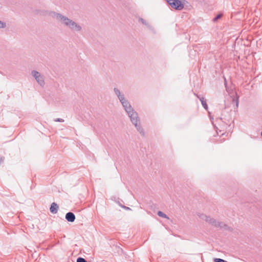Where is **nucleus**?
I'll return each instance as SVG.
<instances>
[{
  "label": "nucleus",
  "mask_w": 262,
  "mask_h": 262,
  "mask_svg": "<svg viewBox=\"0 0 262 262\" xmlns=\"http://www.w3.org/2000/svg\"><path fill=\"white\" fill-rule=\"evenodd\" d=\"M114 91L121 103L125 111L127 113L132 123L135 126L138 131L141 135L144 136V130L140 126V124L138 123L139 121V119L137 113L134 110L129 102L125 98L124 94L122 93L118 88H115Z\"/></svg>",
  "instance_id": "nucleus-1"
},
{
  "label": "nucleus",
  "mask_w": 262,
  "mask_h": 262,
  "mask_svg": "<svg viewBox=\"0 0 262 262\" xmlns=\"http://www.w3.org/2000/svg\"><path fill=\"white\" fill-rule=\"evenodd\" d=\"M48 14L52 18L64 25L72 31L80 32L82 30L81 26L60 13L54 11H50Z\"/></svg>",
  "instance_id": "nucleus-2"
},
{
  "label": "nucleus",
  "mask_w": 262,
  "mask_h": 262,
  "mask_svg": "<svg viewBox=\"0 0 262 262\" xmlns=\"http://www.w3.org/2000/svg\"><path fill=\"white\" fill-rule=\"evenodd\" d=\"M200 217L215 227L220 228V229H224L225 230L229 229V227L228 225H226L223 222H219L214 219L211 218L210 216H208L205 214H202L200 216Z\"/></svg>",
  "instance_id": "nucleus-3"
},
{
  "label": "nucleus",
  "mask_w": 262,
  "mask_h": 262,
  "mask_svg": "<svg viewBox=\"0 0 262 262\" xmlns=\"http://www.w3.org/2000/svg\"><path fill=\"white\" fill-rule=\"evenodd\" d=\"M170 7L177 10H182L184 7L185 0H167Z\"/></svg>",
  "instance_id": "nucleus-4"
},
{
  "label": "nucleus",
  "mask_w": 262,
  "mask_h": 262,
  "mask_svg": "<svg viewBox=\"0 0 262 262\" xmlns=\"http://www.w3.org/2000/svg\"><path fill=\"white\" fill-rule=\"evenodd\" d=\"M31 74L40 86H43L45 85L44 77L43 75H41L39 72L35 70H33L31 72Z\"/></svg>",
  "instance_id": "nucleus-5"
},
{
  "label": "nucleus",
  "mask_w": 262,
  "mask_h": 262,
  "mask_svg": "<svg viewBox=\"0 0 262 262\" xmlns=\"http://www.w3.org/2000/svg\"><path fill=\"white\" fill-rule=\"evenodd\" d=\"M66 219L69 222H73L75 220V215L72 212H69L66 214Z\"/></svg>",
  "instance_id": "nucleus-6"
},
{
  "label": "nucleus",
  "mask_w": 262,
  "mask_h": 262,
  "mask_svg": "<svg viewBox=\"0 0 262 262\" xmlns=\"http://www.w3.org/2000/svg\"><path fill=\"white\" fill-rule=\"evenodd\" d=\"M58 209V206L56 203H52L51 205L50 210V212L53 214H55L57 212Z\"/></svg>",
  "instance_id": "nucleus-7"
},
{
  "label": "nucleus",
  "mask_w": 262,
  "mask_h": 262,
  "mask_svg": "<svg viewBox=\"0 0 262 262\" xmlns=\"http://www.w3.org/2000/svg\"><path fill=\"white\" fill-rule=\"evenodd\" d=\"M157 214L160 217H163L165 219H169L168 217L167 216V215L166 214L164 213L161 211H158L157 212Z\"/></svg>",
  "instance_id": "nucleus-8"
},
{
  "label": "nucleus",
  "mask_w": 262,
  "mask_h": 262,
  "mask_svg": "<svg viewBox=\"0 0 262 262\" xmlns=\"http://www.w3.org/2000/svg\"><path fill=\"white\" fill-rule=\"evenodd\" d=\"M139 21L140 22H141L143 25H145V26H146L147 27H149V25H148V24L144 19H143L142 18H139Z\"/></svg>",
  "instance_id": "nucleus-9"
},
{
  "label": "nucleus",
  "mask_w": 262,
  "mask_h": 262,
  "mask_svg": "<svg viewBox=\"0 0 262 262\" xmlns=\"http://www.w3.org/2000/svg\"><path fill=\"white\" fill-rule=\"evenodd\" d=\"M201 103H202V105L203 107H204V108L206 110H207L208 108V107L207 104L206 103V100L202 101V102Z\"/></svg>",
  "instance_id": "nucleus-10"
},
{
  "label": "nucleus",
  "mask_w": 262,
  "mask_h": 262,
  "mask_svg": "<svg viewBox=\"0 0 262 262\" xmlns=\"http://www.w3.org/2000/svg\"><path fill=\"white\" fill-rule=\"evenodd\" d=\"M213 261H214V262H227L225 260L221 259V258H214Z\"/></svg>",
  "instance_id": "nucleus-11"
},
{
  "label": "nucleus",
  "mask_w": 262,
  "mask_h": 262,
  "mask_svg": "<svg viewBox=\"0 0 262 262\" xmlns=\"http://www.w3.org/2000/svg\"><path fill=\"white\" fill-rule=\"evenodd\" d=\"M6 27V24L0 20V28L3 29Z\"/></svg>",
  "instance_id": "nucleus-12"
},
{
  "label": "nucleus",
  "mask_w": 262,
  "mask_h": 262,
  "mask_svg": "<svg viewBox=\"0 0 262 262\" xmlns=\"http://www.w3.org/2000/svg\"><path fill=\"white\" fill-rule=\"evenodd\" d=\"M77 262H87V261L82 257H78L77 259Z\"/></svg>",
  "instance_id": "nucleus-13"
},
{
  "label": "nucleus",
  "mask_w": 262,
  "mask_h": 262,
  "mask_svg": "<svg viewBox=\"0 0 262 262\" xmlns=\"http://www.w3.org/2000/svg\"><path fill=\"white\" fill-rule=\"evenodd\" d=\"M222 15L221 14H219L218 15H217L214 18H213V21H217L219 19H220L221 17H222Z\"/></svg>",
  "instance_id": "nucleus-14"
},
{
  "label": "nucleus",
  "mask_w": 262,
  "mask_h": 262,
  "mask_svg": "<svg viewBox=\"0 0 262 262\" xmlns=\"http://www.w3.org/2000/svg\"><path fill=\"white\" fill-rule=\"evenodd\" d=\"M194 95L198 98H199L200 100L201 101V103L202 102V101H205L206 100H205L204 98V97H200V96H199L197 94H194Z\"/></svg>",
  "instance_id": "nucleus-15"
},
{
  "label": "nucleus",
  "mask_w": 262,
  "mask_h": 262,
  "mask_svg": "<svg viewBox=\"0 0 262 262\" xmlns=\"http://www.w3.org/2000/svg\"><path fill=\"white\" fill-rule=\"evenodd\" d=\"M55 122H64V120L61 118H57L54 120Z\"/></svg>",
  "instance_id": "nucleus-16"
},
{
  "label": "nucleus",
  "mask_w": 262,
  "mask_h": 262,
  "mask_svg": "<svg viewBox=\"0 0 262 262\" xmlns=\"http://www.w3.org/2000/svg\"><path fill=\"white\" fill-rule=\"evenodd\" d=\"M121 207L123 208H124V209H125V210H131V209L130 208H129L128 207H126L125 206H121Z\"/></svg>",
  "instance_id": "nucleus-17"
},
{
  "label": "nucleus",
  "mask_w": 262,
  "mask_h": 262,
  "mask_svg": "<svg viewBox=\"0 0 262 262\" xmlns=\"http://www.w3.org/2000/svg\"><path fill=\"white\" fill-rule=\"evenodd\" d=\"M236 105L237 106L238 105V100L237 99V102H236Z\"/></svg>",
  "instance_id": "nucleus-18"
}]
</instances>
